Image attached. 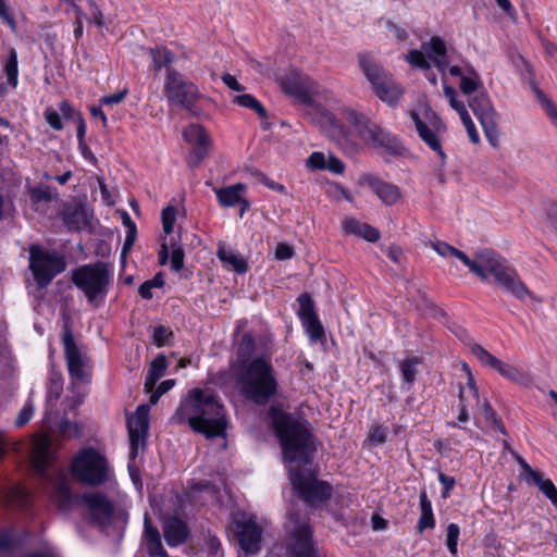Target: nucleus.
<instances>
[{
  "label": "nucleus",
  "mask_w": 557,
  "mask_h": 557,
  "mask_svg": "<svg viewBox=\"0 0 557 557\" xmlns=\"http://www.w3.org/2000/svg\"><path fill=\"white\" fill-rule=\"evenodd\" d=\"M432 248L442 257L453 256L459 259L469 268L470 272L481 280H487L492 275L500 288L520 300L524 299L525 296H531V292L520 281L516 270L491 249L478 250L474 258L471 259L465 252L445 242H433Z\"/></svg>",
  "instance_id": "nucleus-1"
},
{
  "label": "nucleus",
  "mask_w": 557,
  "mask_h": 557,
  "mask_svg": "<svg viewBox=\"0 0 557 557\" xmlns=\"http://www.w3.org/2000/svg\"><path fill=\"white\" fill-rule=\"evenodd\" d=\"M174 418L178 423L187 422L193 431L208 438L225 435L227 421L224 406L210 391L194 389L181 403Z\"/></svg>",
  "instance_id": "nucleus-2"
},
{
  "label": "nucleus",
  "mask_w": 557,
  "mask_h": 557,
  "mask_svg": "<svg viewBox=\"0 0 557 557\" xmlns=\"http://www.w3.org/2000/svg\"><path fill=\"white\" fill-rule=\"evenodd\" d=\"M270 417L283 451L288 462L307 465L315 450L313 436L307 426L292 414L271 408Z\"/></svg>",
  "instance_id": "nucleus-3"
},
{
  "label": "nucleus",
  "mask_w": 557,
  "mask_h": 557,
  "mask_svg": "<svg viewBox=\"0 0 557 557\" xmlns=\"http://www.w3.org/2000/svg\"><path fill=\"white\" fill-rule=\"evenodd\" d=\"M237 383L240 394L256 405L263 406L277 393L273 366L263 357H256L240 370Z\"/></svg>",
  "instance_id": "nucleus-4"
},
{
  "label": "nucleus",
  "mask_w": 557,
  "mask_h": 557,
  "mask_svg": "<svg viewBox=\"0 0 557 557\" xmlns=\"http://www.w3.org/2000/svg\"><path fill=\"white\" fill-rule=\"evenodd\" d=\"M287 90L301 103L312 110V120L321 125L327 135L336 141L347 138V131L336 116L329 110L313 106V97L319 94L320 86L309 77L295 76L289 79Z\"/></svg>",
  "instance_id": "nucleus-5"
},
{
  "label": "nucleus",
  "mask_w": 557,
  "mask_h": 557,
  "mask_svg": "<svg viewBox=\"0 0 557 557\" xmlns=\"http://www.w3.org/2000/svg\"><path fill=\"white\" fill-rule=\"evenodd\" d=\"M71 280L89 304L102 302L112 283L111 265L102 261L81 265L72 271Z\"/></svg>",
  "instance_id": "nucleus-6"
},
{
  "label": "nucleus",
  "mask_w": 557,
  "mask_h": 557,
  "mask_svg": "<svg viewBox=\"0 0 557 557\" xmlns=\"http://www.w3.org/2000/svg\"><path fill=\"white\" fill-rule=\"evenodd\" d=\"M343 116L357 129L366 145L382 149L393 156L401 152L403 147L398 139L385 128L369 120L364 114L355 109L345 108Z\"/></svg>",
  "instance_id": "nucleus-7"
},
{
  "label": "nucleus",
  "mask_w": 557,
  "mask_h": 557,
  "mask_svg": "<svg viewBox=\"0 0 557 557\" xmlns=\"http://www.w3.org/2000/svg\"><path fill=\"white\" fill-rule=\"evenodd\" d=\"M164 95L170 106H177L185 110L190 116L198 117L202 110L197 104L202 95L198 86L184 77L174 69H166L164 79Z\"/></svg>",
  "instance_id": "nucleus-8"
},
{
  "label": "nucleus",
  "mask_w": 557,
  "mask_h": 557,
  "mask_svg": "<svg viewBox=\"0 0 557 557\" xmlns=\"http://www.w3.org/2000/svg\"><path fill=\"white\" fill-rule=\"evenodd\" d=\"M358 64L372 86L374 94L388 106H396L404 95V89L395 82L369 53L358 54Z\"/></svg>",
  "instance_id": "nucleus-9"
},
{
  "label": "nucleus",
  "mask_w": 557,
  "mask_h": 557,
  "mask_svg": "<svg viewBox=\"0 0 557 557\" xmlns=\"http://www.w3.org/2000/svg\"><path fill=\"white\" fill-rule=\"evenodd\" d=\"M290 557H319L313 542V531L307 513L290 509L285 523Z\"/></svg>",
  "instance_id": "nucleus-10"
},
{
  "label": "nucleus",
  "mask_w": 557,
  "mask_h": 557,
  "mask_svg": "<svg viewBox=\"0 0 557 557\" xmlns=\"http://www.w3.org/2000/svg\"><path fill=\"white\" fill-rule=\"evenodd\" d=\"M72 474L86 485H101L109 480L108 460L95 448H84L72 461Z\"/></svg>",
  "instance_id": "nucleus-11"
},
{
  "label": "nucleus",
  "mask_w": 557,
  "mask_h": 557,
  "mask_svg": "<svg viewBox=\"0 0 557 557\" xmlns=\"http://www.w3.org/2000/svg\"><path fill=\"white\" fill-rule=\"evenodd\" d=\"M29 269L39 288H46L52 280L64 272L66 261L64 256L55 250L42 248L39 245L29 247Z\"/></svg>",
  "instance_id": "nucleus-12"
},
{
  "label": "nucleus",
  "mask_w": 557,
  "mask_h": 557,
  "mask_svg": "<svg viewBox=\"0 0 557 557\" xmlns=\"http://www.w3.org/2000/svg\"><path fill=\"white\" fill-rule=\"evenodd\" d=\"M289 479L294 490L297 491L306 505L311 508L323 505L332 496V485L317 480L310 472L300 468H290Z\"/></svg>",
  "instance_id": "nucleus-13"
},
{
  "label": "nucleus",
  "mask_w": 557,
  "mask_h": 557,
  "mask_svg": "<svg viewBox=\"0 0 557 557\" xmlns=\"http://www.w3.org/2000/svg\"><path fill=\"white\" fill-rule=\"evenodd\" d=\"M469 107L473 114L480 121L488 143L497 148L499 146V128L497 125V112L494 109L488 95L485 91H479L468 99Z\"/></svg>",
  "instance_id": "nucleus-14"
},
{
  "label": "nucleus",
  "mask_w": 557,
  "mask_h": 557,
  "mask_svg": "<svg viewBox=\"0 0 557 557\" xmlns=\"http://www.w3.org/2000/svg\"><path fill=\"white\" fill-rule=\"evenodd\" d=\"M64 356L71 379L76 383H88L91 377V367L88 357L77 347L69 327L63 334Z\"/></svg>",
  "instance_id": "nucleus-15"
},
{
  "label": "nucleus",
  "mask_w": 557,
  "mask_h": 557,
  "mask_svg": "<svg viewBox=\"0 0 557 557\" xmlns=\"http://www.w3.org/2000/svg\"><path fill=\"white\" fill-rule=\"evenodd\" d=\"M183 137L187 143L194 146L188 154L187 163L190 168H197L209 152V135L201 125L189 124L183 131Z\"/></svg>",
  "instance_id": "nucleus-16"
},
{
  "label": "nucleus",
  "mask_w": 557,
  "mask_h": 557,
  "mask_svg": "<svg viewBox=\"0 0 557 557\" xmlns=\"http://www.w3.org/2000/svg\"><path fill=\"white\" fill-rule=\"evenodd\" d=\"M82 499L88 508L92 522L100 527H106L111 523L115 507L107 495L100 492L85 493Z\"/></svg>",
  "instance_id": "nucleus-17"
},
{
  "label": "nucleus",
  "mask_w": 557,
  "mask_h": 557,
  "mask_svg": "<svg viewBox=\"0 0 557 557\" xmlns=\"http://www.w3.org/2000/svg\"><path fill=\"white\" fill-rule=\"evenodd\" d=\"M149 408L140 405L136 408L135 413L127 419V430L131 443V457L137 456L139 443L144 444L149 428Z\"/></svg>",
  "instance_id": "nucleus-18"
},
{
  "label": "nucleus",
  "mask_w": 557,
  "mask_h": 557,
  "mask_svg": "<svg viewBox=\"0 0 557 557\" xmlns=\"http://www.w3.org/2000/svg\"><path fill=\"white\" fill-rule=\"evenodd\" d=\"M235 532L246 555H255L260 550L262 530L255 521H237Z\"/></svg>",
  "instance_id": "nucleus-19"
},
{
  "label": "nucleus",
  "mask_w": 557,
  "mask_h": 557,
  "mask_svg": "<svg viewBox=\"0 0 557 557\" xmlns=\"http://www.w3.org/2000/svg\"><path fill=\"white\" fill-rule=\"evenodd\" d=\"M360 183L369 186L386 206H393L401 198V191L398 186L383 181L376 175L364 174L361 176Z\"/></svg>",
  "instance_id": "nucleus-20"
},
{
  "label": "nucleus",
  "mask_w": 557,
  "mask_h": 557,
  "mask_svg": "<svg viewBox=\"0 0 557 557\" xmlns=\"http://www.w3.org/2000/svg\"><path fill=\"white\" fill-rule=\"evenodd\" d=\"M162 530L165 542L171 547L185 543L189 535L187 523L175 516H168L163 519Z\"/></svg>",
  "instance_id": "nucleus-21"
},
{
  "label": "nucleus",
  "mask_w": 557,
  "mask_h": 557,
  "mask_svg": "<svg viewBox=\"0 0 557 557\" xmlns=\"http://www.w3.org/2000/svg\"><path fill=\"white\" fill-rule=\"evenodd\" d=\"M410 116L414 123L416 129L419 137L437 154L440 156L442 163H445L446 154L442 149L441 141L437 138L436 133L431 129L426 123H424L416 111L410 112Z\"/></svg>",
  "instance_id": "nucleus-22"
},
{
  "label": "nucleus",
  "mask_w": 557,
  "mask_h": 557,
  "mask_svg": "<svg viewBox=\"0 0 557 557\" xmlns=\"http://www.w3.org/2000/svg\"><path fill=\"white\" fill-rule=\"evenodd\" d=\"M144 527V535L148 554L151 557H169L168 552L163 548L160 532L158 528L152 525L148 513L145 515Z\"/></svg>",
  "instance_id": "nucleus-23"
},
{
  "label": "nucleus",
  "mask_w": 557,
  "mask_h": 557,
  "mask_svg": "<svg viewBox=\"0 0 557 557\" xmlns=\"http://www.w3.org/2000/svg\"><path fill=\"white\" fill-rule=\"evenodd\" d=\"M244 184H234L225 188L215 189V195L222 207H234L236 203H243L242 213L248 208V201L242 197L245 190Z\"/></svg>",
  "instance_id": "nucleus-24"
},
{
  "label": "nucleus",
  "mask_w": 557,
  "mask_h": 557,
  "mask_svg": "<svg viewBox=\"0 0 557 557\" xmlns=\"http://www.w3.org/2000/svg\"><path fill=\"white\" fill-rule=\"evenodd\" d=\"M32 461L34 468L44 474L51 463L50 442L47 437L38 440L33 448Z\"/></svg>",
  "instance_id": "nucleus-25"
},
{
  "label": "nucleus",
  "mask_w": 557,
  "mask_h": 557,
  "mask_svg": "<svg viewBox=\"0 0 557 557\" xmlns=\"http://www.w3.org/2000/svg\"><path fill=\"white\" fill-rule=\"evenodd\" d=\"M343 230L347 234L362 237L370 243H375L380 239V232L377 228L367 223H361L356 219H346L343 223Z\"/></svg>",
  "instance_id": "nucleus-26"
},
{
  "label": "nucleus",
  "mask_w": 557,
  "mask_h": 557,
  "mask_svg": "<svg viewBox=\"0 0 557 557\" xmlns=\"http://www.w3.org/2000/svg\"><path fill=\"white\" fill-rule=\"evenodd\" d=\"M63 219L70 230L77 231L88 224V213L82 205H75L65 209Z\"/></svg>",
  "instance_id": "nucleus-27"
},
{
  "label": "nucleus",
  "mask_w": 557,
  "mask_h": 557,
  "mask_svg": "<svg viewBox=\"0 0 557 557\" xmlns=\"http://www.w3.org/2000/svg\"><path fill=\"white\" fill-rule=\"evenodd\" d=\"M420 509L421 516L418 521V529L423 532L425 529H433L435 527V520L432 511V504L428 498L426 492L420 493Z\"/></svg>",
  "instance_id": "nucleus-28"
},
{
  "label": "nucleus",
  "mask_w": 557,
  "mask_h": 557,
  "mask_svg": "<svg viewBox=\"0 0 557 557\" xmlns=\"http://www.w3.org/2000/svg\"><path fill=\"white\" fill-rule=\"evenodd\" d=\"M216 256L223 263L230 264L237 273H245L247 271L245 259L233 250L219 247Z\"/></svg>",
  "instance_id": "nucleus-29"
},
{
  "label": "nucleus",
  "mask_w": 557,
  "mask_h": 557,
  "mask_svg": "<svg viewBox=\"0 0 557 557\" xmlns=\"http://www.w3.org/2000/svg\"><path fill=\"white\" fill-rule=\"evenodd\" d=\"M496 370L499 372L500 375L515 383L528 385L531 382V377L528 373L516 368L515 366L505 363L503 361H500Z\"/></svg>",
  "instance_id": "nucleus-30"
},
{
  "label": "nucleus",
  "mask_w": 557,
  "mask_h": 557,
  "mask_svg": "<svg viewBox=\"0 0 557 557\" xmlns=\"http://www.w3.org/2000/svg\"><path fill=\"white\" fill-rule=\"evenodd\" d=\"M533 483L540 488V491L557 507V488L553 481L544 479L541 472L534 473L532 478Z\"/></svg>",
  "instance_id": "nucleus-31"
},
{
  "label": "nucleus",
  "mask_w": 557,
  "mask_h": 557,
  "mask_svg": "<svg viewBox=\"0 0 557 557\" xmlns=\"http://www.w3.org/2000/svg\"><path fill=\"white\" fill-rule=\"evenodd\" d=\"M233 102L240 107L251 109L261 119H265L268 116V112H267L265 108L261 104V102L258 101L253 96H251L249 94L235 96L233 98Z\"/></svg>",
  "instance_id": "nucleus-32"
},
{
  "label": "nucleus",
  "mask_w": 557,
  "mask_h": 557,
  "mask_svg": "<svg viewBox=\"0 0 557 557\" xmlns=\"http://www.w3.org/2000/svg\"><path fill=\"white\" fill-rule=\"evenodd\" d=\"M422 363L420 357H408L403 360L399 364L404 381L412 384L416 381L418 373V367Z\"/></svg>",
  "instance_id": "nucleus-33"
},
{
  "label": "nucleus",
  "mask_w": 557,
  "mask_h": 557,
  "mask_svg": "<svg viewBox=\"0 0 557 557\" xmlns=\"http://www.w3.org/2000/svg\"><path fill=\"white\" fill-rule=\"evenodd\" d=\"M152 64L156 71H160L162 67H168L174 61L173 53L165 47H157L150 49Z\"/></svg>",
  "instance_id": "nucleus-34"
},
{
  "label": "nucleus",
  "mask_w": 557,
  "mask_h": 557,
  "mask_svg": "<svg viewBox=\"0 0 557 557\" xmlns=\"http://www.w3.org/2000/svg\"><path fill=\"white\" fill-rule=\"evenodd\" d=\"M20 545L17 536L9 529H0V554L11 556Z\"/></svg>",
  "instance_id": "nucleus-35"
},
{
  "label": "nucleus",
  "mask_w": 557,
  "mask_h": 557,
  "mask_svg": "<svg viewBox=\"0 0 557 557\" xmlns=\"http://www.w3.org/2000/svg\"><path fill=\"white\" fill-rule=\"evenodd\" d=\"M63 391V380L60 373H52L49 377L47 388V403L53 405L61 396Z\"/></svg>",
  "instance_id": "nucleus-36"
},
{
  "label": "nucleus",
  "mask_w": 557,
  "mask_h": 557,
  "mask_svg": "<svg viewBox=\"0 0 557 557\" xmlns=\"http://www.w3.org/2000/svg\"><path fill=\"white\" fill-rule=\"evenodd\" d=\"M470 350L483 366H490L496 370L500 363L499 359H497L478 343H472Z\"/></svg>",
  "instance_id": "nucleus-37"
},
{
  "label": "nucleus",
  "mask_w": 557,
  "mask_h": 557,
  "mask_svg": "<svg viewBox=\"0 0 557 557\" xmlns=\"http://www.w3.org/2000/svg\"><path fill=\"white\" fill-rule=\"evenodd\" d=\"M537 100L549 117L552 124L557 127V106L537 87H534Z\"/></svg>",
  "instance_id": "nucleus-38"
},
{
  "label": "nucleus",
  "mask_w": 557,
  "mask_h": 557,
  "mask_svg": "<svg viewBox=\"0 0 557 557\" xmlns=\"http://www.w3.org/2000/svg\"><path fill=\"white\" fill-rule=\"evenodd\" d=\"M4 72L7 75L8 84L11 85L13 88L17 86V53L15 49H11L9 52V58L7 60Z\"/></svg>",
  "instance_id": "nucleus-39"
},
{
  "label": "nucleus",
  "mask_w": 557,
  "mask_h": 557,
  "mask_svg": "<svg viewBox=\"0 0 557 557\" xmlns=\"http://www.w3.org/2000/svg\"><path fill=\"white\" fill-rule=\"evenodd\" d=\"M298 302H299L298 315H299L301 322L317 315L315 310H314V302L308 293H302L298 297Z\"/></svg>",
  "instance_id": "nucleus-40"
},
{
  "label": "nucleus",
  "mask_w": 557,
  "mask_h": 557,
  "mask_svg": "<svg viewBox=\"0 0 557 557\" xmlns=\"http://www.w3.org/2000/svg\"><path fill=\"white\" fill-rule=\"evenodd\" d=\"M302 325L311 341L315 342L324 336V329L317 315L302 321Z\"/></svg>",
  "instance_id": "nucleus-41"
},
{
  "label": "nucleus",
  "mask_w": 557,
  "mask_h": 557,
  "mask_svg": "<svg viewBox=\"0 0 557 557\" xmlns=\"http://www.w3.org/2000/svg\"><path fill=\"white\" fill-rule=\"evenodd\" d=\"M460 529L456 523H450L447 527V534H446V545L449 550V553L457 557L458 548V537H459Z\"/></svg>",
  "instance_id": "nucleus-42"
},
{
  "label": "nucleus",
  "mask_w": 557,
  "mask_h": 557,
  "mask_svg": "<svg viewBox=\"0 0 557 557\" xmlns=\"http://www.w3.org/2000/svg\"><path fill=\"white\" fill-rule=\"evenodd\" d=\"M425 50L430 59L438 55L443 57L446 54V44L442 38L434 36L430 39Z\"/></svg>",
  "instance_id": "nucleus-43"
},
{
  "label": "nucleus",
  "mask_w": 557,
  "mask_h": 557,
  "mask_svg": "<svg viewBox=\"0 0 557 557\" xmlns=\"http://www.w3.org/2000/svg\"><path fill=\"white\" fill-rule=\"evenodd\" d=\"M166 368L168 361L165 356L159 355L152 360L148 373L152 374L154 380H159L165 374Z\"/></svg>",
  "instance_id": "nucleus-44"
},
{
  "label": "nucleus",
  "mask_w": 557,
  "mask_h": 557,
  "mask_svg": "<svg viewBox=\"0 0 557 557\" xmlns=\"http://www.w3.org/2000/svg\"><path fill=\"white\" fill-rule=\"evenodd\" d=\"M34 410H35V408H34L32 400L26 401L24 407L18 412V414L15 419L14 425L16 428H23L24 425H26L30 421V419L34 414Z\"/></svg>",
  "instance_id": "nucleus-45"
},
{
  "label": "nucleus",
  "mask_w": 557,
  "mask_h": 557,
  "mask_svg": "<svg viewBox=\"0 0 557 557\" xmlns=\"http://www.w3.org/2000/svg\"><path fill=\"white\" fill-rule=\"evenodd\" d=\"M170 246L172 248L171 268L174 272H180L184 268V250L174 243H171Z\"/></svg>",
  "instance_id": "nucleus-46"
},
{
  "label": "nucleus",
  "mask_w": 557,
  "mask_h": 557,
  "mask_svg": "<svg viewBox=\"0 0 557 557\" xmlns=\"http://www.w3.org/2000/svg\"><path fill=\"white\" fill-rule=\"evenodd\" d=\"M175 219H176V209L174 207H166L162 210V226H163V232L166 235H169L173 232Z\"/></svg>",
  "instance_id": "nucleus-47"
},
{
  "label": "nucleus",
  "mask_w": 557,
  "mask_h": 557,
  "mask_svg": "<svg viewBox=\"0 0 557 557\" xmlns=\"http://www.w3.org/2000/svg\"><path fill=\"white\" fill-rule=\"evenodd\" d=\"M406 60L413 66L420 69L426 70L430 67V64L424 57V53L419 50H410L406 57Z\"/></svg>",
  "instance_id": "nucleus-48"
},
{
  "label": "nucleus",
  "mask_w": 557,
  "mask_h": 557,
  "mask_svg": "<svg viewBox=\"0 0 557 557\" xmlns=\"http://www.w3.org/2000/svg\"><path fill=\"white\" fill-rule=\"evenodd\" d=\"M460 120L467 129L470 141L474 145H478L480 143V136L474 126V123L471 120L470 114H466L465 116L460 117Z\"/></svg>",
  "instance_id": "nucleus-49"
},
{
  "label": "nucleus",
  "mask_w": 557,
  "mask_h": 557,
  "mask_svg": "<svg viewBox=\"0 0 557 557\" xmlns=\"http://www.w3.org/2000/svg\"><path fill=\"white\" fill-rule=\"evenodd\" d=\"M172 331H170V329L163 326V325H160L158 327L154 329L153 331V342L154 344L158 346V347H162L166 339L172 336Z\"/></svg>",
  "instance_id": "nucleus-50"
},
{
  "label": "nucleus",
  "mask_w": 557,
  "mask_h": 557,
  "mask_svg": "<svg viewBox=\"0 0 557 557\" xmlns=\"http://www.w3.org/2000/svg\"><path fill=\"white\" fill-rule=\"evenodd\" d=\"M325 157L322 152H312L307 159V165L312 170H322L325 168Z\"/></svg>",
  "instance_id": "nucleus-51"
},
{
  "label": "nucleus",
  "mask_w": 557,
  "mask_h": 557,
  "mask_svg": "<svg viewBox=\"0 0 557 557\" xmlns=\"http://www.w3.org/2000/svg\"><path fill=\"white\" fill-rule=\"evenodd\" d=\"M478 88H479V81H476L472 77L461 76L460 89L465 95L471 96L474 91L478 90Z\"/></svg>",
  "instance_id": "nucleus-52"
},
{
  "label": "nucleus",
  "mask_w": 557,
  "mask_h": 557,
  "mask_svg": "<svg viewBox=\"0 0 557 557\" xmlns=\"http://www.w3.org/2000/svg\"><path fill=\"white\" fill-rule=\"evenodd\" d=\"M137 230H127L126 237L123 244V248L121 251V259L124 262L127 253L131 251L135 240H136Z\"/></svg>",
  "instance_id": "nucleus-53"
},
{
  "label": "nucleus",
  "mask_w": 557,
  "mask_h": 557,
  "mask_svg": "<svg viewBox=\"0 0 557 557\" xmlns=\"http://www.w3.org/2000/svg\"><path fill=\"white\" fill-rule=\"evenodd\" d=\"M206 546L208 549L209 557H223L221 543L216 537H214V536L209 537L206 542Z\"/></svg>",
  "instance_id": "nucleus-54"
},
{
  "label": "nucleus",
  "mask_w": 557,
  "mask_h": 557,
  "mask_svg": "<svg viewBox=\"0 0 557 557\" xmlns=\"http://www.w3.org/2000/svg\"><path fill=\"white\" fill-rule=\"evenodd\" d=\"M386 27L389 29V32L393 34V36L398 41H405L408 38L407 30L405 28H403L401 26H399L398 24H396L395 22L387 21Z\"/></svg>",
  "instance_id": "nucleus-55"
},
{
  "label": "nucleus",
  "mask_w": 557,
  "mask_h": 557,
  "mask_svg": "<svg viewBox=\"0 0 557 557\" xmlns=\"http://www.w3.org/2000/svg\"><path fill=\"white\" fill-rule=\"evenodd\" d=\"M46 121L49 124L50 127H52L55 131H60L63 128V124L61 121V116L57 111L47 110L45 113Z\"/></svg>",
  "instance_id": "nucleus-56"
},
{
  "label": "nucleus",
  "mask_w": 557,
  "mask_h": 557,
  "mask_svg": "<svg viewBox=\"0 0 557 557\" xmlns=\"http://www.w3.org/2000/svg\"><path fill=\"white\" fill-rule=\"evenodd\" d=\"M293 255L294 250L288 244L281 243L276 246L275 258L277 260H288L293 257Z\"/></svg>",
  "instance_id": "nucleus-57"
},
{
  "label": "nucleus",
  "mask_w": 557,
  "mask_h": 557,
  "mask_svg": "<svg viewBox=\"0 0 557 557\" xmlns=\"http://www.w3.org/2000/svg\"><path fill=\"white\" fill-rule=\"evenodd\" d=\"M325 168L335 174H342L345 170L343 161L332 154L329 157Z\"/></svg>",
  "instance_id": "nucleus-58"
},
{
  "label": "nucleus",
  "mask_w": 557,
  "mask_h": 557,
  "mask_svg": "<svg viewBox=\"0 0 557 557\" xmlns=\"http://www.w3.org/2000/svg\"><path fill=\"white\" fill-rule=\"evenodd\" d=\"M0 17L2 18V21L5 24L9 25V27L12 30L16 29V22H15L14 15L11 13L8 4L0 7Z\"/></svg>",
  "instance_id": "nucleus-59"
},
{
  "label": "nucleus",
  "mask_w": 557,
  "mask_h": 557,
  "mask_svg": "<svg viewBox=\"0 0 557 557\" xmlns=\"http://www.w3.org/2000/svg\"><path fill=\"white\" fill-rule=\"evenodd\" d=\"M126 95H127V90L124 89V90L119 91L113 95L103 96L100 99V102H101V104H107V106L116 104V103H120L121 101H123L124 98L126 97Z\"/></svg>",
  "instance_id": "nucleus-60"
},
{
  "label": "nucleus",
  "mask_w": 557,
  "mask_h": 557,
  "mask_svg": "<svg viewBox=\"0 0 557 557\" xmlns=\"http://www.w3.org/2000/svg\"><path fill=\"white\" fill-rule=\"evenodd\" d=\"M60 111L67 120H77V115H82L67 101H62L60 103Z\"/></svg>",
  "instance_id": "nucleus-61"
},
{
  "label": "nucleus",
  "mask_w": 557,
  "mask_h": 557,
  "mask_svg": "<svg viewBox=\"0 0 557 557\" xmlns=\"http://www.w3.org/2000/svg\"><path fill=\"white\" fill-rule=\"evenodd\" d=\"M222 81L232 90H235V91H244L245 90V87L237 82L235 76H233L231 74H224L222 76Z\"/></svg>",
  "instance_id": "nucleus-62"
},
{
  "label": "nucleus",
  "mask_w": 557,
  "mask_h": 557,
  "mask_svg": "<svg viewBox=\"0 0 557 557\" xmlns=\"http://www.w3.org/2000/svg\"><path fill=\"white\" fill-rule=\"evenodd\" d=\"M370 438L375 443L382 444L386 440V432L381 426L372 428L370 431Z\"/></svg>",
  "instance_id": "nucleus-63"
},
{
  "label": "nucleus",
  "mask_w": 557,
  "mask_h": 557,
  "mask_svg": "<svg viewBox=\"0 0 557 557\" xmlns=\"http://www.w3.org/2000/svg\"><path fill=\"white\" fill-rule=\"evenodd\" d=\"M430 115V121H431V124L433 126V128L435 129L436 133H440V132H444L446 129V126L445 124L443 123V121L437 116V114L431 110L428 111V116Z\"/></svg>",
  "instance_id": "nucleus-64"
}]
</instances>
